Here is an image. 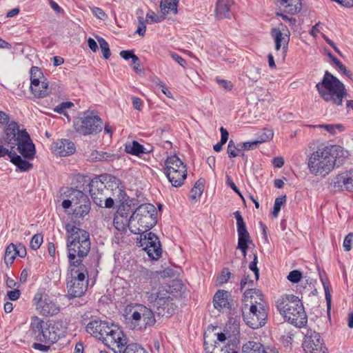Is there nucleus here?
<instances>
[{
	"mask_svg": "<svg viewBox=\"0 0 353 353\" xmlns=\"http://www.w3.org/2000/svg\"><path fill=\"white\" fill-rule=\"evenodd\" d=\"M130 221L132 233H145L157 224V210L150 203L142 204L132 214Z\"/></svg>",
	"mask_w": 353,
	"mask_h": 353,
	"instance_id": "obj_7",
	"label": "nucleus"
},
{
	"mask_svg": "<svg viewBox=\"0 0 353 353\" xmlns=\"http://www.w3.org/2000/svg\"><path fill=\"white\" fill-rule=\"evenodd\" d=\"M119 180L115 176L103 174L93 178L90 184V193L94 203L99 207L112 208L114 205V200L111 197V193L114 192L121 193L119 188Z\"/></svg>",
	"mask_w": 353,
	"mask_h": 353,
	"instance_id": "obj_3",
	"label": "nucleus"
},
{
	"mask_svg": "<svg viewBox=\"0 0 353 353\" xmlns=\"http://www.w3.org/2000/svg\"><path fill=\"white\" fill-rule=\"evenodd\" d=\"M243 353H275L274 347H264L261 343L250 341L242 347Z\"/></svg>",
	"mask_w": 353,
	"mask_h": 353,
	"instance_id": "obj_25",
	"label": "nucleus"
},
{
	"mask_svg": "<svg viewBox=\"0 0 353 353\" xmlns=\"http://www.w3.org/2000/svg\"><path fill=\"white\" fill-rule=\"evenodd\" d=\"M240 150H241V149H238L236 147L235 143L232 140H230L229 141L228 145L227 152H228L230 158H233V157H237L239 155V154L237 153V151H240Z\"/></svg>",
	"mask_w": 353,
	"mask_h": 353,
	"instance_id": "obj_47",
	"label": "nucleus"
},
{
	"mask_svg": "<svg viewBox=\"0 0 353 353\" xmlns=\"http://www.w3.org/2000/svg\"><path fill=\"white\" fill-rule=\"evenodd\" d=\"M18 152L26 159H32L35 155V147L26 129L18 137Z\"/></svg>",
	"mask_w": 353,
	"mask_h": 353,
	"instance_id": "obj_19",
	"label": "nucleus"
},
{
	"mask_svg": "<svg viewBox=\"0 0 353 353\" xmlns=\"http://www.w3.org/2000/svg\"><path fill=\"white\" fill-rule=\"evenodd\" d=\"M220 132L221 133V138L220 141H221V143H225L228 139L229 133L223 127H221Z\"/></svg>",
	"mask_w": 353,
	"mask_h": 353,
	"instance_id": "obj_64",
	"label": "nucleus"
},
{
	"mask_svg": "<svg viewBox=\"0 0 353 353\" xmlns=\"http://www.w3.org/2000/svg\"><path fill=\"white\" fill-rule=\"evenodd\" d=\"M10 161L15 165L21 171L26 172L32 168V164L26 159H23L19 155L14 152Z\"/></svg>",
	"mask_w": 353,
	"mask_h": 353,
	"instance_id": "obj_30",
	"label": "nucleus"
},
{
	"mask_svg": "<svg viewBox=\"0 0 353 353\" xmlns=\"http://www.w3.org/2000/svg\"><path fill=\"white\" fill-rule=\"evenodd\" d=\"M146 31V26L145 24V21L143 17H138V27L136 31L139 36L143 37L145 34Z\"/></svg>",
	"mask_w": 353,
	"mask_h": 353,
	"instance_id": "obj_50",
	"label": "nucleus"
},
{
	"mask_svg": "<svg viewBox=\"0 0 353 353\" xmlns=\"http://www.w3.org/2000/svg\"><path fill=\"white\" fill-rule=\"evenodd\" d=\"M261 143L259 139L253 141L244 142L242 144V148L244 150H253L256 148L259 144Z\"/></svg>",
	"mask_w": 353,
	"mask_h": 353,
	"instance_id": "obj_57",
	"label": "nucleus"
},
{
	"mask_svg": "<svg viewBox=\"0 0 353 353\" xmlns=\"http://www.w3.org/2000/svg\"><path fill=\"white\" fill-rule=\"evenodd\" d=\"M172 58L176 61L180 65L185 68L186 65V61L183 59L181 56L178 55L176 53H172L171 54Z\"/></svg>",
	"mask_w": 353,
	"mask_h": 353,
	"instance_id": "obj_62",
	"label": "nucleus"
},
{
	"mask_svg": "<svg viewBox=\"0 0 353 353\" xmlns=\"http://www.w3.org/2000/svg\"><path fill=\"white\" fill-rule=\"evenodd\" d=\"M102 130V121L99 116H87L76 123V130L83 135L94 134Z\"/></svg>",
	"mask_w": 353,
	"mask_h": 353,
	"instance_id": "obj_15",
	"label": "nucleus"
},
{
	"mask_svg": "<svg viewBox=\"0 0 353 353\" xmlns=\"http://www.w3.org/2000/svg\"><path fill=\"white\" fill-rule=\"evenodd\" d=\"M30 81V90L35 97L43 98L50 93L48 81L38 67L31 68Z\"/></svg>",
	"mask_w": 353,
	"mask_h": 353,
	"instance_id": "obj_13",
	"label": "nucleus"
},
{
	"mask_svg": "<svg viewBox=\"0 0 353 353\" xmlns=\"http://www.w3.org/2000/svg\"><path fill=\"white\" fill-rule=\"evenodd\" d=\"M73 201V206L80 205V203H89L90 199L83 192L73 189L70 194Z\"/></svg>",
	"mask_w": 353,
	"mask_h": 353,
	"instance_id": "obj_32",
	"label": "nucleus"
},
{
	"mask_svg": "<svg viewBox=\"0 0 353 353\" xmlns=\"http://www.w3.org/2000/svg\"><path fill=\"white\" fill-rule=\"evenodd\" d=\"M17 255V247L13 243L7 246L5 252L4 261L7 265L12 264Z\"/></svg>",
	"mask_w": 353,
	"mask_h": 353,
	"instance_id": "obj_36",
	"label": "nucleus"
},
{
	"mask_svg": "<svg viewBox=\"0 0 353 353\" xmlns=\"http://www.w3.org/2000/svg\"><path fill=\"white\" fill-rule=\"evenodd\" d=\"M165 174L174 187H179L186 179V168L181 160L176 155L167 158L165 162Z\"/></svg>",
	"mask_w": 353,
	"mask_h": 353,
	"instance_id": "obj_12",
	"label": "nucleus"
},
{
	"mask_svg": "<svg viewBox=\"0 0 353 353\" xmlns=\"http://www.w3.org/2000/svg\"><path fill=\"white\" fill-rule=\"evenodd\" d=\"M139 241L137 242L139 247H142L152 259H158L162 254V249L159 237L154 233H141Z\"/></svg>",
	"mask_w": 353,
	"mask_h": 353,
	"instance_id": "obj_14",
	"label": "nucleus"
},
{
	"mask_svg": "<svg viewBox=\"0 0 353 353\" xmlns=\"http://www.w3.org/2000/svg\"><path fill=\"white\" fill-rule=\"evenodd\" d=\"M104 344L109 347L116 345L117 348H123L127 344V338L123 332L117 325H112L104 338L101 339Z\"/></svg>",
	"mask_w": 353,
	"mask_h": 353,
	"instance_id": "obj_18",
	"label": "nucleus"
},
{
	"mask_svg": "<svg viewBox=\"0 0 353 353\" xmlns=\"http://www.w3.org/2000/svg\"><path fill=\"white\" fill-rule=\"evenodd\" d=\"M74 106L73 103L70 101L62 102L54 108V111L58 114L67 115L66 110Z\"/></svg>",
	"mask_w": 353,
	"mask_h": 353,
	"instance_id": "obj_42",
	"label": "nucleus"
},
{
	"mask_svg": "<svg viewBox=\"0 0 353 353\" xmlns=\"http://www.w3.org/2000/svg\"><path fill=\"white\" fill-rule=\"evenodd\" d=\"M249 268L254 272L255 279L258 280L259 277V270L256 266V261H252L249 265Z\"/></svg>",
	"mask_w": 353,
	"mask_h": 353,
	"instance_id": "obj_63",
	"label": "nucleus"
},
{
	"mask_svg": "<svg viewBox=\"0 0 353 353\" xmlns=\"http://www.w3.org/2000/svg\"><path fill=\"white\" fill-rule=\"evenodd\" d=\"M311 127L324 128L331 134H334L336 129L342 130L343 128V126L340 124H321L318 125H311Z\"/></svg>",
	"mask_w": 353,
	"mask_h": 353,
	"instance_id": "obj_43",
	"label": "nucleus"
},
{
	"mask_svg": "<svg viewBox=\"0 0 353 353\" xmlns=\"http://www.w3.org/2000/svg\"><path fill=\"white\" fill-rule=\"evenodd\" d=\"M205 180L203 179H199L194 184V187L190 191V197L196 200L199 198L204 190Z\"/></svg>",
	"mask_w": 353,
	"mask_h": 353,
	"instance_id": "obj_34",
	"label": "nucleus"
},
{
	"mask_svg": "<svg viewBox=\"0 0 353 353\" xmlns=\"http://www.w3.org/2000/svg\"><path fill=\"white\" fill-rule=\"evenodd\" d=\"M31 328L37 341L49 345L57 342L61 335V330L57 325L44 323L37 317L32 320Z\"/></svg>",
	"mask_w": 353,
	"mask_h": 353,
	"instance_id": "obj_11",
	"label": "nucleus"
},
{
	"mask_svg": "<svg viewBox=\"0 0 353 353\" xmlns=\"http://www.w3.org/2000/svg\"><path fill=\"white\" fill-rule=\"evenodd\" d=\"M286 201V196L283 195L280 197H278L275 199L274 205V209L272 212V215L274 217H276L281 210V206L285 203Z\"/></svg>",
	"mask_w": 353,
	"mask_h": 353,
	"instance_id": "obj_40",
	"label": "nucleus"
},
{
	"mask_svg": "<svg viewBox=\"0 0 353 353\" xmlns=\"http://www.w3.org/2000/svg\"><path fill=\"white\" fill-rule=\"evenodd\" d=\"M68 257L70 267L78 268L90 252L91 242L90 234L72 223L65 224Z\"/></svg>",
	"mask_w": 353,
	"mask_h": 353,
	"instance_id": "obj_2",
	"label": "nucleus"
},
{
	"mask_svg": "<svg viewBox=\"0 0 353 353\" xmlns=\"http://www.w3.org/2000/svg\"><path fill=\"white\" fill-rule=\"evenodd\" d=\"M110 327L106 321L94 320L88 323L86 331L93 336L101 340L104 338L105 333H108Z\"/></svg>",
	"mask_w": 353,
	"mask_h": 353,
	"instance_id": "obj_23",
	"label": "nucleus"
},
{
	"mask_svg": "<svg viewBox=\"0 0 353 353\" xmlns=\"http://www.w3.org/2000/svg\"><path fill=\"white\" fill-rule=\"evenodd\" d=\"M43 242V235L41 234H34L30 242V246L32 250L39 249Z\"/></svg>",
	"mask_w": 353,
	"mask_h": 353,
	"instance_id": "obj_44",
	"label": "nucleus"
},
{
	"mask_svg": "<svg viewBox=\"0 0 353 353\" xmlns=\"http://www.w3.org/2000/svg\"><path fill=\"white\" fill-rule=\"evenodd\" d=\"M348 156V152L339 145L319 147L307 159V168L314 176H325L336 165L340 166Z\"/></svg>",
	"mask_w": 353,
	"mask_h": 353,
	"instance_id": "obj_1",
	"label": "nucleus"
},
{
	"mask_svg": "<svg viewBox=\"0 0 353 353\" xmlns=\"http://www.w3.org/2000/svg\"><path fill=\"white\" fill-rule=\"evenodd\" d=\"M332 184L336 191L345 190L353 192V170L336 175L332 180Z\"/></svg>",
	"mask_w": 353,
	"mask_h": 353,
	"instance_id": "obj_21",
	"label": "nucleus"
},
{
	"mask_svg": "<svg viewBox=\"0 0 353 353\" xmlns=\"http://www.w3.org/2000/svg\"><path fill=\"white\" fill-rule=\"evenodd\" d=\"M353 241V233L350 232L345 237L343 241V248L345 251L348 252L352 249V243Z\"/></svg>",
	"mask_w": 353,
	"mask_h": 353,
	"instance_id": "obj_53",
	"label": "nucleus"
},
{
	"mask_svg": "<svg viewBox=\"0 0 353 353\" xmlns=\"http://www.w3.org/2000/svg\"><path fill=\"white\" fill-rule=\"evenodd\" d=\"M234 215L236 219L238 237L247 236L248 238V236H250V234L247 230L243 218L242 217L240 212H234Z\"/></svg>",
	"mask_w": 353,
	"mask_h": 353,
	"instance_id": "obj_31",
	"label": "nucleus"
},
{
	"mask_svg": "<svg viewBox=\"0 0 353 353\" xmlns=\"http://www.w3.org/2000/svg\"><path fill=\"white\" fill-rule=\"evenodd\" d=\"M85 156L88 161L91 162L110 161L114 159L112 154L93 150L86 152Z\"/></svg>",
	"mask_w": 353,
	"mask_h": 353,
	"instance_id": "obj_29",
	"label": "nucleus"
},
{
	"mask_svg": "<svg viewBox=\"0 0 353 353\" xmlns=\"http://www.w3.org/2000/svg\"><path fill=\"white\" fill-rule=\"evenodd\" d=\"M132 105L135 110H141L143 107V101L141 99L138 97H133L132 98Z\"/></svg>",
	"mask_w": 353,
	"mask_h": 353,
	"instance_id": "obj_61",
	"label": "nucleus"
},
{
	"mask_svg": "<svg viewBox=\"0 0 353 353\" xmlns=\"http://www.w3.org/2000/svg\"><path fill=\"white\" fill-rule=\"evenodd\" d=\"M100 48L101 49L103 56L105 59H109L111 55V52L108 42L102 37L97 39Z\"/></svg>",
	"mask_w": 353,
	"mask_h": 353,
	"instance_id": "obj_39",
	"label": "nucleus"
},
{
	"mask_svg": "<svg viewBox=\"0 0 353 353\" xmlns=\"http://www.w3.org/2000/svg\"><path fill=\"white\" fill-rule=\"evenodd\" d=\"M130 217L128 218V214L124 212V209L119 208L114 216L113 224L114 228L121 232L126 230L128 227L130 230Z\"/></svg>",
	"mask_w": 353,
	"mask_h": 353,
	"instance_id": "obj_27",
	"label": "nucleus"
},
{
	"mask_svg": "<svg viewBox=\"0 0 353 353\" xmlns=\"http://www.w3.org/2000/svg\"><path fill=\"white\" fill-rule=\"evenodd\" d=\"M276 15L281 17L283 20L286 21L292 28H294L296 26V19L294 17H289L283 12H276Z\"/></svg>",
	"mask_w": 353,
	"mask_h": 353,
	"instance_id": "obj_52",
	"label": "nucleus"
},
{
	"mask_svg": "<svg viewBox=\"0 0 353 353\" xmlns=\"http://www.w3.org/2000/svg\"><path fill=\"white\" fill-rule=\"evenodd\" d=\"M92 13L99 19L104 20L107 18V14L99 8L94 7L92 10Z\"/></svg>",
	"mask_w": 353,
	"mask_h": 353,
	"instance_id": "obj_58",
	"label": "nucleus"
},
{
	"mask_svg": "<svg viewBox=\"0 0 353 353\" xmlns=\"http://www.w3.org/2000/svg\"><path fill=\"white\" fill-rule=\"evenodd\" d=\"M34 301L37 310L43 315H54L59 311V307L47 294H37Z\"/></svg>",
	"mask_w": 353,
	"mask_h": 353,
	"instance_id": "obj_17",
	"label": "nucleus"
},
{
	"mask_svg": "<svg viewBox=\"0 0 353 353\" xmlns=\"http://www.w3.org/2000/svg\"><path fill=\"white\" fill-rule=\"evenodd\" d=\"M163 17H159L155 14L153 12L152 13H148L146 14L145 21L148 23H158L162 21Z\"/></svg>",
	"mask_w": 353,
	"mask_h": 353,
	"instance_id": "obj_56",
	"label": "nucleus"
},
{
	"mask_svg": "<svg viewBox=\"0 0 353 353\" xmlns=\"http://www.w3.org/2000/svg\"><path fill=\"white\" fill-rule=\"evenodd\" d=\"M74 207L73 214L76 217H84L86 214H88L90 210V201L89 203H80V205H77Z\"/></svg>",
	"mask_w": 353,
	"mask_h": 353,
	"instance_id": "obj_37",
	"label": "nucleus"
},
{
	"mask_svg": "<svg viewBox=\"0 0 353 353\" xmlns=\"http://www.w3.org/2000/svg\"><path fill=\"white\" fill-rule=\"evenodd\" d=\"M226 178H227V180H226V183L228 186H230L235 192H236L241 198H243V196L242 194H241L239 190L238 189V188L236 187V185H235V183L233 182V181L232 180V179L230 178V176H229L228 175L226 176Z\"/></svg>",
	"mask_w": 353,
	"mask_h": 353,
	"instance_id": "obj_60",
	"label": "nucleus"
},
{
	"mask_svg": "<svg viewBox=\"0 0 353 353\" xmlns=\"http://www.w3.org/2000/svg\"><path fill=\"white\" fill-rule=\"evenodd\" d=\"M120 56L125 60L132 59L133 63H136L139 61V57L134 54L133 51L122 50L120 52Z\"/></svg>",
	"mask_w": 353,
	"mask_h": 353,
	"instance_id": "obj_46",
	"label": "nucleus"
},
{
	"mask_svg": "<svg viewBox=\"0 0 353 353\" xmlns=\"http://www.w3.org/2000/svg\"><path fill=\"white\" fill-rule=\"evenodd\" d=\"M143 145L136 141L125 145V150L127 153L139 156L143 154Z\"/></svg>",
	"mask_w": 353,
	"mask_h": 353,
	"instance_id": "obj_35",
	"label": "nucleus"
},
{
	"mask_svg": "<svg viewBox=\"0 0 353 353\" xmlns=\"http://www.w3.org/2000/svg\"><path fill=\"white\" fill-rule=\"evenodd\" d=\"M290 31L287 26L283 23L279 25V28L272 29L271 35L275 43V50L279 51L281 47L286 50L290 41Z\"/></svg>",
	"mask_w": 353,
	"mask_h": 353,
	"instance_id": "obj_20",
	"label": "nucleus"
},
{
	"mask_svg": "<svg viewBox=\"0 0 353 353\" xmlns=\"http://www.w3.org/2000/svg\"><path fill=\"white\" fill-rule=\"evenodd\" d=\"M88 273L85 265L71 267L70 276L67 278L68 292L70 297H81L85 294L88 289Z\"/></svg>",
	"mask_w": 353,
	"mask_h": 353,
	"instance_id": "obj_10",
	"label": "nucleus"
},
{
	"mask_svg": "<svg viewBox=\"0 0 353 353\" xmlns=\"http://www.w3.org/2000/svg\"><path fill=\"white\" fill-rule=\"evenodd\" d=\"M274 133L273 131L270 129L265 128L263 130V133L258 138L259 141L262 143L265 141H268L273 138Z\"/></svg>",
	"mask_w": 353,
	"mask_h": 353,
	"instance_id": "obj_48",
	"label": "nucleus"
},
{
	"mask_svg": "<svg viewBox=\"0 0 353 353\" xmlns=\"http://www.w3.org/2000/svg\"><path fill=\"white\" fill-rule=\"evenodd\" d=\"M148 301L153 304L155 312L161 316L169 317L176 307L172 294L165 287L161 286L156 292L146 291Z\"/></svg>",
	"mask_w": 353,
	"mask_h": 353,
	"instance_id": "obj_8",
	"label": "nucleus"
},
{
	"mask_svg": "<svg viewBox=\"0 0 353 353\" xmlns=\"http://www.w3.org/2000/svg\"><path fill=\"white\" fill-rule=\"evenodd\" d=\"M252 243V241L250 238V236H248V238L247 236H242L238 238L237 249L241 251L244 259H245L246 258L249 244Z\"/></svg>",
	"mask_w": 353,
	"mask_h": 353,
	"instance_id": "obj_38",
	"label": "nucleus"
},
{
	"mask_svg": "<svg viewBox=\"0 0 353 353\" xmlns=\"http://www.w3.org/2000/svg\"><path fill=\"white\" fill-rule=\"evenodd\" d=\"M245 301H250L249 316L246 323L252 329H257L265 324L268 318V305L259 290L249 288L244 292Z\"/></svg>",
	"mask_w": 353,
	"mask_h": 353,
	"instance_id": "obj_5",
	"label": "nucleus"
},
{
	"mask_svg": "<svg viewBox=\"0 0 353 353\" xmlns=\"http://www.w3.org/2000/svg\"><path fill=\"white\" fill-rule=\"evenodd\" d=\"M179 0H161L160 8L163 14H168L173 12L174 14L177 12V5Z\"/></svg>",
	"mask_w": 353,
	"mask_h": 353,
	"instance_id": "obj_33",
	"label": "nucleus"
},
{
	"mask_svg": "<svg viewBox=\"0 0 353 353\" xmlns=\"http://www.w3.org/2000/svg\"><path fill=\"white\" fill-rule=\"evenodd\" d=\"M247 77L253 82H256L260 77V69L256 67H251L247 72Z\"/></svg>",
	"mask_w": 353,
	"mask_h": 353,
	"instance_id": "obj_45",
	"label": "nucleus"
},
{
	"mask_svg": "<svg viewBox=\"0 0 353 353\" xmlns=\"http://www.w3.org/2000/svg\"><path fill=\"white\" fill-rule=\"evenodd\" d=\"M231 273L229 270L228 268H224L221 271V274L218 276L217 280L220 284H223L228 282Z\"/></svg>",
	"mask_w": 353,
	"mask_h": 353,
	"instance_id": "obj_51",
	"label": "nucleus"
},
{
	"mask_svg": "<svg viewBox=\"0 0 353 353\" xmlns=\"http://www.w3.org/2000/svg\"><path fill=\"white\" fill-rule=\"evenodd\" d=\"M303 347L306 353H327L320 334L312 330H307Z\"/></svg>",
	"mask_w": 353,
	"mask_h": 353,
	"instance_id": "obj_16",
	"label": "nucleus"
},
{
	"mask_svg": "<svg viewBox=\"0 0 353 353\" xmlns=\"http://www.w3.org/2000/svg\"><path fill=\"white\" fill-rule=\"evenodd\" d=\"M253 285H254V281L250 278L249 275L245 274L243 276V277L242 278L241 283H240L241 290H243V288H245L246 286L252 287Z\"/></svg>",
	"mask_w": 353,
	"mask_h": 353,
	"instance_id": "obj_54",
	"label": "nucleus"
},
{
	"mask_svg": "<svg viewBox=\"0 0 353 353\" xmlns=\"http://www.w3.org/2000/svg\"><path fill=\"white\" fill-rule=\"evenodd\" d=\"M141 347L137 343L126 344L123 348H119L115 351V353H137Z\"/></svg>",
	"mask_w": 353,
	"mask_h": 353,
	"instance_id": "obj_41",
	"label": "nucleus"
},
{
	"mask_svg": "<svg viewBox=\"0 0 353 353\" xmlns=\"http://www.w3.org/2000/svg\"><path fill=\"white\" fill-rule=\"evenodd\" d=\"M7 295L10 300L16 301L20 297L21 292L19 290L14 289V290L8 291Z\"/></svg>",
	"mask_w": 353,
	"mask_h": 353,
	"instance_id": "obj_59",
	"label": "nucleus"
},
{
	"mask_svg": "<svg viewBox=\"0 0 353 353\" xmlns=\"http://www.w3.org/2000/svg\"><path fill=\"white\" fill-rule=\"evenodd\" d=\"M216 81L220 86L224 88L225 90H231L233 88V84L230 81L216 78Z\"/></svg>",
	"mask_w": 353,
	"mask_h": 353,
	"instance_id": "obj_55",
	"label": "nucleus"
},
{
	"mask_svg": "<svg viewBox=\"0 0 353 353\" xmlns=\"http://www.w3.org/2000/svg\"><path fill=\"white\" fill-rule=\"evenodd\" d=\"M287 278L292 283H298L302 278V274L299 270H292L289 273Z\"/></svg>",
	"mask_w": 353,
	"mask_h": 353,
	"instance_id": "obj_49",
	"label": "nucleus"
},
{
	"mask_svg": "<svg viewBox=\"0 0 353 353\" xmlns=\"http://www.w3.org/2000/svg\"><path fill=\"white\" fill-rule=\"evenodd\" d=\"M316 88L325 101L337 106L342 105L343 99L347 94L344 84L328 71H325L322 81Z\"/></svg>",
	"mask_w": 353,
	"mask_h": 353,
	"instance_id": "obj_6",
	"label": "nucleus"
},
{
	"mask_svg": "<svg viewBox=\"0 0 353 353\" xmlns=\"http://www.w3.org/2000/svg\"><path fill=\"white\" fill-rule=\"evenodd\" d=\"M279 313L289 323L302 327L307 323V315L301 300L293 294L281 296L276 302Z\"/></svg>",
	"mask_w": 353,
	"mask_h": 353,
	"instance_id": "obj_4",
	"label": "nucleus"
},
{
	"mask_svg": "<svg viewBox=\"0 0 353 353\" xmlns=\"http://www.w3.org/2000/svg\"><path fill=\"white\" fill-rule=\"evenodd\" d=\"M130 314V327L133 330H145L147 327L153 326L156 319L153 311L145 305L135 303L129 306L126 312Z\"/></svg>",
	"mask_w": 353,
	"mask_h": 353,
	"instance_id": "obj_9",
	"label": "nucleus"
},
{
	"mask_svg": "<svg viewBox=\"0 0 353 353\" xmlns=\"http://www.w3.org/2000/svg\"><path fill=\"white\" fill-rule=\"evenodd\" d=\"M230 293L223 290H218L214 296V307L221 311V310H229L231 307L229 302Z\"/></svg>",
	"mask_w": 353,
	"mask_h": 353,
	"instance_id": "obj_26",
	"label": "nucleus"
},
{
	"mask_svg": "<svg viewBox=\"0 0 353 353\" xmlns=\"http://www.w3.org/2000/svg\"><path fill=\"white\" fill-rule=\"evenodd\" d=\"M53 152L60 157H67L74 153L76 148L74 143L66 139L57 140L53 143Z\"/></svg>",
	"mask_w": 353,
	"mask_h": 353,
	"instance_id": "obj_24",
	"label": "nucleus"
},
{
	"mask_svg": "<svg viewBox=\"0 0 353 353\" xmlns=\"http://www.w3.org/2000/svg\"><path fill=\"white\" fill-rule=\"evenodd\" d=\"M233 4L232 0H216L215 13L219 19H230V10Z\"/></svg>",
	"mask_w": 353,
	"mask_h": 353,
	"instance_id": "obj_28",
	"label": "nucleus"
},
{
	"mask_svg": "<svg viewBox=\"0 0 353 353\" xmlns=\"http://www.w3.org/2000/svg\"><path fill=\"white\" fill-rule=\"evenodd\" d=\"M23 132V130L19 129L18 123L11 121L8 123L3 130L2 139L4 142L10 144L11 149L14 148L16 143L18 141V137Z\"/></svg>",
	"mask_w": 353,
	"mask_h": 353,
	"instance_id": "obj_22",
	"label": "nucleus"
}]
</instances>
